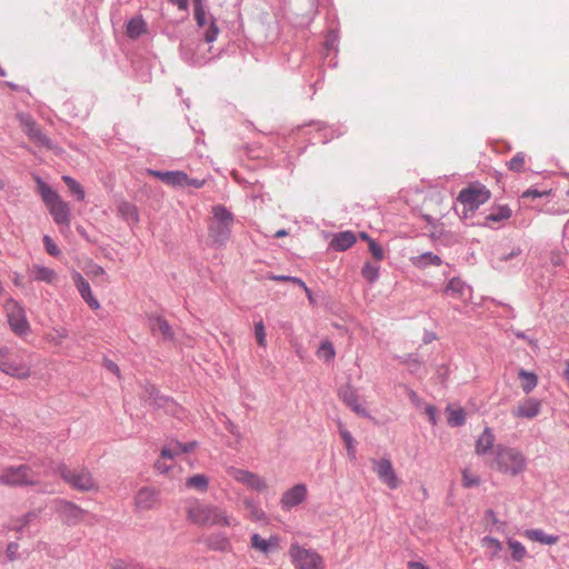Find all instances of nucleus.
Listing matches in <instances>:
<instances>
[{"mask_svg":"<svg viewBox=\"0 0 569 569\" xmlns=\"http://www.w3.org/2000/svg\"><path fill=\"white\" fill-rule=\"evenodd\" d=\"M488 466L500 473L516 477L527 469V458L516 448L498 445Z\"/></svg>","mask_w":569,"mask_h":569,"instance_id":"obj_1","label":"nucleus"},{"mask_svg":"<svg viewBox=\"0 0 569 569\" xmlns=\"http://www.w3.org/2000/svg\"><path fill=\"white\" fill-rule=\"evenodd\" d=\"M39 193L57 224L70 227V208L62 198L41 179H37Z\"/></svg>","mask_w":569,"mask_h":569,"instance_id":"obj_2","label":"nucleus"},{"mask_svg":"<svg viewBox=\"0 0 569 569\" xmlns=\"http://www.w3.org/2000/svg\"><path fill=\"white\" fill-rule=\"evenodd\" d=\"M188 518L200 526L230 527L233 518L216 506L193 505L188 508Z\"/></svg>","mask_w":569,"mask_h":569,"instance_id":"obj_3","label":"nucleus"},{"mask_svg":"<svg viewBox=\"0 0 569 569\" xmlns=\"http://www.w3.org/2000/svg\"><path fill=\"white\" fill-rule=\"evenodd\" d=\"M212 220L209 224V236L214 243L224 244L231 234L232 213L222 206L212 208Z\"/></svg>","mask_w":569,"mask_h":569,"instance_id":"obj_4","label":"nucleus"},{"mask_svg":"<svg viewBox=\"0 0 569 569\" xmlns=\"http://www.w3.org/2000/svg\"><path fill=\"white\" fill-rule=\"evenodd\" d=\"M58 475L73 489L79 491H98L99 486L91 472L86 468L70 469L61 465Z\"/></svg>","mask_w":569,"mask_h":569,"instance_id":"obj_5","label":"nucleus"},{"mask_svg":"<svg viewBox=\"0 0 569 569\" xmlns=\"http://www.w3.org/2000/svg\"><path fill=\"white\" fill-rule=\"evenodd\" d=\"M0 483L9 487L34 486L38 483V479L28 465L9 466L0 470Z\"/></svg>","mask_w":569,"mask_h":569,"instance_id":"obj_6","label":"nucleus"},{"mask_svg":"<svg viewBox=\"0 0 569 569\" xmlns=\"http://www.w3.org/2000/svg\"><path fill=\"white\" fill-rule=\"evenodd\" d=\"M21 129L28 136L31 142L38 147L53 149L51 140L42 131L41 127L36 122L33 117L26 112H18L16 116Z\"/></svg>","mask_w":569,"mask_h":569,"instance_id":"obj_7","label":"nucleus"},{"mask_svg":"<svg viewBox=\"0 0 569 569\" xmlns=\"http://www.w3.org/2000/svg\"><path fill=\"white\" fill-rule=\"evenodd\" d=\"M490 199V191L482 186H471L460 191L458 200L463 206V218Z\"/></svg>","mask_w":569,"mask_h":569,"instance_id":"obj_8","label":"nucleus"},{"mask_svg":"<svg viewBox=\"0 0 569 569\" xmlns=\"http://www.w3.org/2000/svg\"><path fill=\"white\" fill-rule=\"evenodd\" d=\"M289 556L296 569H323V559L316 551L291 545Z\"/></svg>","mask_w":569,"mask_h":569,"instance_id":"obj_9","label":"nucleus"},{"mask_svg":"<svg viewBox=\"0 0 569 569\" xmlns=\"http://www.w3.org/2000/svg\"><path fill=\"white\" fill-rule=\"evenodd\" d=\"M194 448V443L170 442L161 450L160 458L156 461L154 468L160 473H167L172 467L176 457L187 453Z\"/></svg>","mask_w":569,"mask_h":569,"instance_id":"obj_10","label":"nucleus"},{"mask_svg":"<svg viewBox=\"0 0 569 569\" xmlns=\"http://www.w3.org/2000/svg\"><path fill=\"white\" fill-rule=\"evenodd\" d=\"M148 173L152 177L158 178L163 183L170 187H193L196 189L202 188L204 180L191 179L183 171H157L149 170Z\"/></svg>","mask_w":569,"mask_h":569,"instance_id":"obj_11","label":"nucleus"},{"mask_svg":"<svg viewBox=\"0 0 569 569\" xmlns=\"http://www.w3.org/2000/svg\"><path fill=\"white\" fill-rule=\"evenodd\" d=\"M227 475L239 483L247 486L257 492H263L268 489L267 480L254 472L237 467H228Z\"/></svg>","mask_w":569,"mask_h":569,"instance_id":"obj_12","label":"nucleus"},{"mask_svg":"<svg viewBox=\"0 0 569 569\" xmlns=\"http://www.w3.org/2000/svg\"><path fill=\"white\" fill-rule=\"evenodd\" d=\"M4 310L12 331L19 336L27 333L29 330V323L23 308L16 300L8 299L4 303Z\"/></svg>","mask_w":569,"mask_h":569,"instance_id":"obj_13","label":"nucleus"},{"mask_svg":"<svg viewBox=\"0 0 569 569\" xmlns=\"http://www.w3.org/2000/svg\"><path fill=\"white\" fill-rule=\"evenodd\" d=\"M371 463L372 470L383 485L392 490L399 487L400 480L389 458L372 459Z\"/></svg>","mask_w":569,"mask_h":569,"instance_id":"obj_14","label":"nucleus"},{"mask_svg":"<svg viewBox=\"0 0 569 569\" xmlns=\"http://www.w3.org/2000/svg\"><path fill=\"white\" fill-rule=\"evenodd\" d=\"M308 496V488L303 483H297L286 490L280 498V506L283 511H289L292 508L301 505Z\"/></svg>","mask_w":569,"mask_h":569,"instance_id":"obj_15","label":"nucleus"},{"mask_svg":"<svg viewBox=\"0 0 569 569\" xmlns=\"http://www.w3.org/2000/svg\"><path fill=\"white\" fill-rule=\"evenodd\" d=\"M159 502V491L156 488L142 487L134 496V507L141 512L154 509Z\"/></svg>","mask_w":569,"mask_h":569,"instance_id":"obj_16","label":"nucleus"},{"mask_svg":"<svg viewBox=\"0 0 569 569\" xmlns=\"http://www.w3.org/2000/svg\"><path fill=\"white\" fill-rule=\"evenodd\" d=\"M0 370L19 380H26L31 376V368L22 360H2L0 359Z\"/></svg>","mask_w":569,"mask_h":569,"instance_id":"obj_17","label":"nucleus"},{"mask_svg":"<svg viewBox=\"0 0 569 569\" xmlns=\"http://www.w3.org/2000/svg\"><path fill=\"white\" fill-rule=\"evenodd\" d=\"M194 19L198 26L201 28L206 27L208 23V27L203 33V39L208 43L213 42L219 34V28L213 19H211L209 22L207 21V14L202 3L194 4Z\"/></svg>","mask_w":569,"mask_h":569,"instance_id":"obj_18","label":"nucleus"},{"mask_svg":"<svg viewBox=\"0 0 569 569\" xmlns=\"http://www.w3.org/2000/svg\"><path fill=\"white\" fill-rule=\"evenodd\" d=\"M541 401L536 398H527L518 402L512 409V416L516 418L532 419L540 413Z\"/></svg>","mask_w":569,"mask_h":569,"instance_id":"obj_19","label":"nucleus"},{"mask_svg":"<svg viewBox=\"0 0 569 569\" xmlns=\"http://www.w3.org/2000/svg\"><path fill=\"white\" fill-rule=\"evenodd\" d=\"M250 547L263 555H269L280 549V539L278 536L263 538L259 533H253L250 538Z\"/></svg>","mask_w":569,"mask_h":569,"instance_id":"obj_20","label":"nucleus"},{"mask_svg":"<svg viewBox=\"0 0 569 569\" xmlns=\"http://www.w3.org/2000/svg\"><path fill=\"white\" fill-rule=\"evenodd\" d=\"M84 513L86 512L82 508L72 502L63 501L60 503L59 515L62 521L69 526H74L81 522L84 518Z\"/></svg>","mask_w":569,"mask_h":569,"instance_id":"obj_21","label":"nucleus"},{"mask_svg":"<svg viewBox=\"0 0 569 569\" xmlns=\"http://www.w3.org/2000/svg\"><path fill=\"white\" fill-rule=\"evenodd\" d=\"M72 279L82 299L92 310H98L100 308V303L92 295L89 282L79 272H74L72 274Z\"/></svg>","mask_w":569,"mask_h":569,"instance_id":"obj_22","label":"nucleus"},{"mask_svg":"<svg viewBox=\"0 0 569 569\" xmlns=\"http://www.w3.org/2000/svg\"><path fill=\"white\" fill-rule=\"evenodd\" d=\"M149 328L152 333H160L163 339L172 340L173 339V330L168 323V321L160 316L150 317L149 318Z\"/></svg>","mask_w":569,"mask_h":569,"instance_id":"obj_23","label":"nucleus"},{"mask_svg":"<svg viewBox=\"0 0 569 569\" xmlns=\"http://www.w3.org/2000/svg\"><path fill=\"white\" fill-rule=\"evenodd\" d=\"M357 241L356 234L351 231L338 232L332 237L330 246L337 251H346Z\"/></svg>","mask_w":569,"mask_h":569,"instance_id":"obj_24","label":"nucleus"},{"mask_svg":"<svg viewBox=\"0 0 569 569\" xmlns=\"http://www.w3.org/2000/svg\"><path fill=\"white\" fill-rule=\"evenodd\" d=\"M339 398L350 407L355 412L365 415V409L358 402L356 390L351 386H346L339 390Z\"/></svg>","mask_w":569,"mask_h":569,"instance_id":"obj_25","label":"nucleus"},{"mask_svg":"<svg viewBox=\"0 0 569 569\" xmlns=\"http://www.w3.org/2000/svg\"><path fill=\"white\" fill-rule=\"evenodd\" d=\"M495 435L490 428H485L482 433L478 437L475 451L477 455L482 456L493 448Z\"/></svg>","mask_w":569,"mask_h":569,"instance_id":"obj_26","label":"nucleus"},{"mask_svg":"<svg viewBox=\"0 0 569 569\" xmlns=\"http://www.w3.org/2000/svg\"><path fill=\"white\" fill-rule=\"evenodd\" d=\"M30 273L36 281H42L46 283H53L57 280V273L53 269L33 264L30 269Z\"/></svg>","mask_w":569,"mask_h":569,"instance_id":"obj_27","label":"nucleus"},{"mask_svg":"<svg viewBox=\"0 0 569 569\" xmlns=\"http://www.w3.org/2000/svg\"><path fill=\"white\" fill-rule=\"evenodd\" d=\"M512 216V210L506 206H497L492 209V211L486 217L485 226L491 227V223L502 222L510 219Z\"/></svg>","mask_w":569,"mask_h":569,"instance_id":"obj_28","label":"nucleus"},{"mask_svg":"<svg viewBox=\"0 0 569 569\" xmlns=\"http://www.w3.org/2000/svg\"><path fill=\"white\" fill-rule=\"evenodd\" d=\"M523 536L531 541L549 546L555 545L559 541V538L557 536L547 535L541 529H528L523 532Z\"/></svg>","mask_w":569,"mask_h":569,"instance_id":"obj_29","label":"nucleus"},{"mask_svg":"<svg viewBox=\"0 0 569 569\" xmlns=\"http://www.w3.org/2000/svg\"><path fill=\"white\" fill-rule=\"evenodd\" d=\"M127 36L130 39H138L142 34L147 33V23L141 17H134L127 23Z\"/></svg>","mask_w":569,"mask_h":569,"instance_id":"obj_30","label":"nucleus"},{"mask_svg":"<svg viewBox=\"0 0 569 569\" xmlns=\"http://www.w3.org/2000/svg\"><path fill=\"white\" fill-rule=\"evenodd\" d=\"M467 290V284L460 278H452L448 281L445 292L452 298L461 299Z\"/></svg>","mask_w":569,"mask_h":569,"instance_id":"obj_31","label":"nucleus"},{"mask_svg":"<svg viewBox=\"0 0 569 569\" xmlns=\"http://www.w3.org/2000/svg\"><path fill=\"white\" fill-rule=\"evenodd\" d=\"M118 211L124 220H127L128 222H130L132 224H138V222H139L138 208L133 203H130L127 201L121 202L119 204Z\"/></svg>","mask_w":569,"mask_h":569,"instance_id":"obj_32","label":"nucleus"},{"mask_svg":"<svg viewBox=\"0 0 569 569\" xmlns=\"http://www.w3.org/2000/svg\"><path fill=\"white\" fill-rule=\"evenodd\" d=\"M411 262L418 268H426L428 266H440L441 258L432 252H425L418 257L411 258Z\"/></svg>","mask_w":569,"mask_h":569,"instance_id":"obj_33","label":"nucleus"},{"mask_svg":"<svg viewBox=\"0 0 569 569\" xmlns=\"http://www.w3.org/2000/svg\"><path fill=\"white\" fill-rule=\"evenodd\" d=\"M518 377L521 380V388L523 392H531L538 385V377L536 373L520 369Z\"/></svg>","mask_w":569,"mask_h":569,"instance_id":"obj_34","label":"nucleus"},{"mask_svg":"<svg viewBox=\"0 0 569 569\" xmlns=\"http://www.w3.org/2000/svg\"><path fill=\"white\" fill-rule=\"evenodd\" d=\"M243 506L249 512V517L252 521H264L267 519L266 512L259 507V505L250 498L243 500Z\"/></svg>","mask_w":569,"mask_h":569,"instance_id":"obj_35","label":"nucleus"},{"mask_svg":"<svg viewBox=\"0 0 569 569\" xmlns=\"http://www.w3.org/2000/svg\"><path fill=\"white\" fill-rule=\"evenodd\" d=\"M448 415V423L451 427H459L466 422V411L462 408L448 407L446 409Z\"/></svg>","mask_w":569,"mask_h":569,"instance_id":"obj_36","label":"nucleus"},{"mask_svg":"<svg viewBox=\"0 0 569 569\" xmlns=\"http://www.w3.org/2000/svg\"><path fill=\"white\" fill-rule=\"evenodd\" d=\"M62 180L67 184L69 192L71 194H73L77 198V200H79V201L84 200V197H86L84 190L77 180H74L73 178H71L69 176H63Z\"/></svg>","mask_w":569,"mask_h":569,"instance_id":"obj_37","label":"nucleus"},{"mask_svg":"<svg viewBox=\"0 0 569 569\" xmlns=\"http://www.w3.org/2000/svg\"><path fill=\"white\" fill-rule=\"evenodd\" d=\"M208 478L204 475H194L187 479L186 486L200 492L208 489Z\"/></svg>","mask_w":569,"mask_h":569,"instance_id":"obj_38","label":"nucleus"},{"mask_svg":"<svg viewBox=\"0 0 569 569\" xmlns=\"http://www.w3.org/2000/svg\"><path fill=\"white\" fill-rule=\"evenodd\" d=\"M481 546L490 552L491 557L498 556L502 549L501 542L490 536H486L481 539Z\"/></svg>","mask_w":569,"mask_h":569,"instance_id":"obj_39","label":"nucleus"},{"mask_svg":"<svg viewBox=\"0 0 569 569\" xmlns=\"http://www.w3.org/2000/svg\"><path fill=\"white\" fill-rule=\"evenodd\" d=\"M339 433L345 442L346 449L348 451V456L350 458H355L356 445H355V440H353L351 433L346 428H343L342 425H339Z\"/></svg>","mask_w":569,"mask_h":569,"instance_id":"obj_40","label":"nucleus"},{"mask_svg":"<svg viewBox=\"0 0 569 569\" xmlns=\"http://www.w3.org/2000/svg\"><path fill=\"white\" fill-rule=\"evenodd\" d=\"M507 543L511 550L512 558L516 561H522L525 559V557L527 556L526 547L521 542L513 540V539H509L507 541Z\"/></svg>","mask_w":569,"mask_h":569,"instance_id":"obj_41","label":"nucleus"},{"mask_svg":"<svg viewBox=\"0 0 569 569\" xmlns=\"http://www.w3.org/2000/svg\"><path fill=\"white\" fill-rule=\"evenodd\" d=\"M379 266L372 264L371 262H365L361 274L369 283H373L379 277Z\"/></svg>","mask_w":569,"mask_h":569,"instance_id":"obj_42","label":"nucleus"},{"mask_svg":"<svg viewBox=\"0 0 569 569\" xmlns=\"http://www.w3.org/2000/svg\"><path fill=\"white\" fill-rule=\"evenodd\" d=\"M68 338V331L64 328L54 329L47 336V340L52 346H60Z\"/></svg>","mask_w":569,"mask_h":569,"instance_id":"obj_43","label":"nucleus"},{"mask_svg":"<svg viewBox=\"0 0 569 569\" xmlns=\"http://www.w3.org/2000/svg\"><path fill=\"white\" fill-rule=\"evenodd\" d=\"M526 156L522 152L516 153L508 162V168L512 171L520 172L523 170Z\"/></svg>","mask_w":569,"mask_h":569,"instance_id":"obj_44","label":"nucleus"},{"mask_svg":"<svg viewBox=\"0 0 569 569\" xmlns=\"http://www.w3.org/2000/svg\"><path fill=\"white\" fill-rule=\"evenodd\" d=\"M479 483H480V479H479V477L477 475H475L473 472H471L467 468L462 470V485H463V487L471 488V487L479 486Z\"/></svg>","mask_w":569,"mask_h":569,"instance_id":"obj_45","label":"nucleus"},{"mask_svg":"<svg viewBox=\"0 0 569 569\" xmlns=\"http://www.w3.org/2000/svg\"><path fill=\"white\" fill-rule=\"evenodd\" d=\"M318 356L320 358L326 359L327 361L331 360L335 357V349L329 341L321 342L318 349Z\"/></svg>","mask_w":569,"mask_h":569,"instance_id":"obj_46","label":"nucleus"},{"mask_svg":"<svg viewBox=\"0 0 569 569\" xmlns=\"http://www.w3.org/2000/svg\"><path fill=\"white\" fill-rule=\"evenodd\" d=\"M254 337H256L257 343L260 347L267 346V335H266V329H264V325L262 321L256 322Z\"/></svg>","mask_w":569,"mask_h":569,"instance_id":"obj_47","label":"nucleus"},{"mask_svg":"<svg viewBox=\"0 0 569 569\" xmlns=\"http://www.w3.org/2000/svg\"><path fill=\"white\" fill-rule=\"evenodd\" d=\"M368 247L370 253L377 261H381L385 259V251L378 242H376L375 240H370Z\"/></svg>","mask_w":569,"mask_h":569,"instance_id":"obj_48","label":"nucleus"},{"mask_svg":"<svg viewBox=\"0 0 569 569\" xmlns=\"http://www.w3.org/2000/svg\"><path fill=\"white\" fill-rule=\"evenodd\" d=\"M43 243H44L47 252L50 256L57 257L60 254L59 248L57 247V244L53 242V240L49 236L43 237Z\"/></svg>","mask_w":569,"mask_h":569,"instance_id":"obj_49","label":"nucleus"},{"mask_svg":"<svg viewBox=\"0 0 569 569\" xmlns=\"http://www.w3.org/2000/svg\"><path fill=\"white\" fill-rule=\"evenodd\" d=\"M209 546L214 550L227 551L230 549V542L227 538H219L217 541L209 542Z\"/></svg>","mask_w":569,"mask_h":569,"instance_id":"obj_50","label":"nucleus"},{"mask_svg":"<svg viewBox=\"0 0 569 569\" xmlns=\"http://www.w3.org/2000/svg\"><path fill=\"white\" fill-rule=\"evenodd\" d=\"M485 520L487 523H490L492 526H503L505 525L503 522H501L498 519L496 512L492 509H487L485 511Z\"/></svg>","mask_w":569,"mask_h":569,"instance_id":"obj_51","label":"nucleus"},{"mask_svg":"<svg viewBox=\"0 0 569 569\" xmlns=\"http://www.w3.org/2000/svg\"><path fill=\"white\" fill-rule=\"evenodd\" d=\"M292 283H295V284H297V286H299V287H300V288L306 292V295H307V297H308L309 302H310L311 305H315V298H313V296H312V292H311V290L307 287V284L305 283V281H303V280H301V279H296V280H295V279H292Z\"/></svg>","mask_w":569,"mask_h":569,"instance_id":"obj_52","label":"nucleus"},{"mask_svg":"<svg viewBox=\"0 0 569 569\" xmlns=\"http://www.w3.org/2000/svg\"><path fill=\"white\" fill-rule=\"evenodd\" d=\"M549 193H550V191L540 192L538 190L529 189L522 193V198H529V197L530 198H539V197L547 196Z\"/></svg>","mask_w":569,"mask_h":569,"instance_id":"obj_53","label":"nucleus"},{"mask_svg":"<svg viewBox=\"0 0 569 569\" xmlns=\"http://www.w3.org/2000/svg\"><path fill=\"white\" fill-rule=\"evenodd\" d=\"M18 543L11 542L7 547V556L10 560H14L18 552Z\"/></svg>","mask_w":569,"mask_h":569,"instance_id":"obj_54","label":"nucleus"},{"mask_svg":"<svg viewBox=\"0 0 569 569\" xmlns=\"http://www.w3.org/2000/svg\"><path fill=\"white\" fill-rule=\"evenodd\" d=\"M269 278L274 281H283V282H288V283H291L292 279H295V280L298 279L297 277H291V276H270Z\"/></svg>","mask_w":569,"mask_h":569,"instance_id":"obj_55","label":"nucleus"},{"mask_svg":"<svg viewBox=\"0 0 569 569\" xmlns=\"http://www.w3.org/2000/svg\"><path fill=\"white\" fill-rule=\"evenodd\" d=\"M172 4L177 6L180 10H187L189 0H169Z\"/></svg>","mask_w":569,"mask_h":569,"instance_id":"obj_56","label":"nucleus"},{"mask_svg":"<svg viewBox=\"0 0 569 569\" xmlns=\"http://www.w3.org/2000/svg\"><path fill=\"white\" fill-rule=\"evenodd\" d=\"M408 569H428V567L425 566L422 562L409 561Z\"/></svg>","mask_w":569,"mask_h":569,"instance_id":"obj_57","label":"nucleus"},{"mask_svg":"<svg viewBox=\"0 0 569 569\" xmlns=\"http://www.w3.org/2000/svg\"><path fill=\"white\" fill-rule=\"evenodd\" d=\"M91 273L94 276V277H100V276H103L104 274V269L100 266H94L91 270Z\"/></svg>","mask_w":569,"mask_h":569,"instance_id":"obj_58","label":"nucleus"},{"mask_svg":"<svg viewBox=\"0 0 569 569\" xmlns=\"http://www.w3.org/2000/svg\"><path fill=\"white\" fill-rule=\"evenodd\" d=\"M427 412H428V415H429V417H430L431 422H432V423H436V417H435V416H436V408H435V407H432V406H429V407L427 408Z\"/></svg>","mask_w":569,"mask_h":569,"instance_id":"obj_59","label":"nucleus"},{"mask_svg":"<svg viewBox=\"0 0 569 569\" xmlns=\"http://www.w3.org/2000/svg\"><path fill=\"white\" fill-rule=\"evenodd\" d=\"M359 237H360V239L367 241L368 243L370 240H373L372 238L369 237V234L367 232H360Z\"/></svg>","mask_w":569,"mask_h":569,"instance_id":"obj_60","label":"nucleus"},{"mask_svg":"<svg viewBox=\"0 0 569 569\" xmlns=\"http://www.w3.org/2000/svg\"><path fill=\"white\" fill-rule=\"evenodd\" d=\"M26 521L24 525L28 523L31 519L36 518V513H28L26 515Z\"/></svg>","mask_w":569,"mask_h":569,"instance_id":"obj_61","label":"nucleus"},{"mask_svg":"<svg viewBox=\"0 0 569 569\" xmlns=\"http://www.w3.org/2000/svg\"><path fill=\"white\" fill-rule=\"evenodd\" d=\"M286 234H287V232H286L284 230H279V231H277V232H276V237H277V238H279V237H283V236H286Z\"/></svg>","mask_w":569,"mask_h":569,"instance_id":"obj_62","label":"nucleus"},{"mask_svg":"<svg viewBox=\"0 0 569 569\" xmlns=\"http://www.w3.org/2000/svg\"><path fill=\"white\" fill-rule=\"evenodd\" d=\"M7 353H8L7 348L0 349V359L3 358L4 356H7Z\"/></svg>","mask_w":569,"mask_h":569,"instance_id":"obj_63","label":"nucleus"},{"mask_svg":"<svg viewBox=\"0 0 569 569\" xmlns=\"http://www.w3.org/2000/svg\"><path fill=\"white\" fill-rule=\"evenodd\" d=\"M4 292V288L2 286V282L0 281V296Z\"/></svg>","mask_w":569,"mask_h":569,"instance_id":"obj_64","label":"nucleus"}]
</instances>
